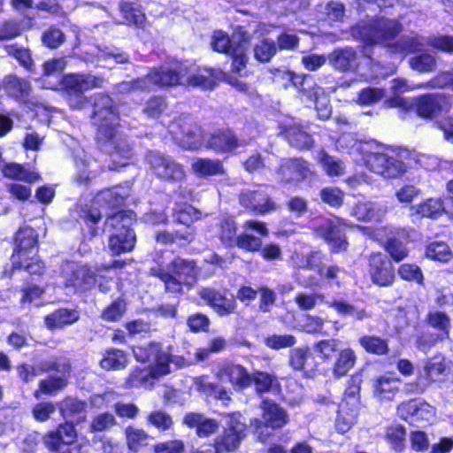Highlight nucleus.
<instances>
[{
  "label": "nucleus",
  "instance_id": "obj_1",
  "mask_svg": "<svg viewBox=\"0 0 453 453\" xmlns=\"http://www.w3.org/2000/svg\"><path fill=\"white\" fill-rule=\"evenodd\" d=\"M225 77L220 71L201 68L187 63H173L151 70L145 78L120 85L121 91L149 90L154 86L171 87L187 85L211 89L216 81Z\"/></svg>",
  "mask_w": 453,
  "mask_h": 453
},
{
  "label": "nucleus",
  "instance_id": "obj_2",
  "mask_svg": "<svg viewBox=\"0 0 453 453\" xmlns=\"http://www.w3.org/2000/svg\"><path fill=\"white\" fill-rule=\"evenodd\" d=\"M93 121L97 127V139L104 143L111 157V170L127 165L132 158V149L127 138L118 130L119 113L111 98L98 95L94 103Z\"/></svg>",
  "mask_w": 453,
  "mask_h": 453
},
{
  "label": "nucleus",
  "instance_id": "obj_3",
  "mask_svg": "<svg viewBox=\"0 0 453 453\" xmlns=\"http://www.w3.org/2000/svg\"><path fill=\"white\" fill-rule=\"evenodd\" d=\"M401 30L402 26L397 21L381 18L362 21L353 28L352 34L366 45H385L392 53L399 54L402 60L406 54L419 50L425 42L424 39L418 35L402 36L394 42Z\"/></svg>",
  "mask_w": 453,
  "mask_h": 453
},
{
  "label": "nucleus",
  "instance_id": "obj_4",
  "mask_svg": "<svg viewBox=\"0 0 453 453\" xmlns=\"http://www.w3.org/2000/svg\"><path fill=\"white\" fill-rule=\"evenodd\" d=\"M122 265L123 262L115 260L111 265L97 268L96 273L86 265L67 262L62 269L64 287L68 292H86L95 288L97 283L100 291L108 292L113 280L110 268L121 267Z\"/></svg>",
  "mask_w": 453,
  "mask_h": 453
},
{
  "label": "nucleus",
  "instance_id": "obj_5",
  "mask_svg": "<svg viewBox=\"0 0 453 453\" xmlns=\"http://www.w3.org/2000/svg\"><path fill=\"white\" fill-rule=\"evenodd\" d=\"M133 354L136 361L147 363L152 375L158 379L190 365L182 356L173 355L171 346L158 342L134 347Z\"/></svg>",
  "mask_w": 453,
  "mask_h": 453
},
{
  "label": "nucleus",
  "instance_id": "obj_6",
  "mask_svg": "<svg viewBox=\"0 0 453 453\" xmlns=\"http://www.w3.org/2000/svg\"><path fill=\"white\" fill-rule=\"evenodd\" d=\"M350 154L360 155L361 160L371 172L385 179L398 178L406 172L405 164L397 155L373 150V145L369 142H355Z\"/></svg>",
  "mask_w": 453,
  "mask_h": 453
},
{
  "label": "nucleus",
  "instance_id": "obj_7",
  "mask_svg": "<svg viewBox=\"0 0 453 453\" xmlns=\"http://www.w3.org/2000/svg\"><path fill=\"white\" fill-rule=\"evenodd\" d=\"M16 248L12 256L14 268H24L31 274H40L44 265L37 257V234L31 227H22L16 234Z\"/></svg>",
  "mask_w": 453,
  "mask_h": 453
},
{
  "label": "nucleus",
  "instance_id": "obj_8",
  "mask_svg": "<svg viewBox=\"0 0 453 453\" xmlns=\"http://www.w3.org/2000/svg\"><path fill=\"white\" fill-rule=\"evenodd\" d=\"M388 107L401 108L408 111L415 108L417 114L422 118L433 119L450 108L449 96L444 94H427L417 97H402L395 95L385 102Z\"/></svg>",
  "mask_w": 453,
  "mask_h": 453
},
{
  "label": "nucleus",
  "instance_id": "obj_9",
  "mask_svg": "<svg viewBox=\"0 0 453 453\" xmlns=\"http://www.w3.org/2000/svg\"><path fill=\"white\" fill-rule=\"evenodd\" d=\"M132 211H118L107 217L105 231H113L110 237L108 247L114 255L128 252L135 244L134 232L130 228L134 221Z\"/></svg>",
  "mask_w": 453,
  "mask_h": 453
},
{
  "label": "nucleus",
  "instance_id": "obj_10",
  "mask_svg": "<svg viewBox=\"0 0 453 453\" xmlns=\"http://www.w3.org/2000/svg\"><path fill=\"white\" fill-rule=\"evenodd\" d=\"M150 272L164 282L165 290L172 293H180L183 287L192 286L198 273L195 262L180 257L173 259L167 266V270L156 267Z\"/></svg>",
  "mask_w": 453,
  "mask_h": 453
},
{
  "label": "nucleus",
  "instance_id": "obj_11",
  "mask_svg": "<svg viewBox=\"0 0 453 453\" xmlns=\"http://www.w3.org/2000/svg\"><path fill=\"white\" fill-rule=\"evenodd\" d=\"M282 79L290 81L307 98L315 102L318 116L327 119L332 113L329 98L323 88L318 87L310 76L299 75L290 71L282 73Z\"/></svg>",
  "mask_w": 453,
  "mask_h": 453
},
{
  "label": "nucleus",
  "instance_id": "obj_12",
  "mask_svg": "<svg viewBox=\"0 0 453 453\" xmlns=\"http://www.w3.org/2000/svg\"><path fill=\"white\" fill-rule=\"evenodd\" d=\"M261 409L265 426L257 418L251 421V426L255 428L259 440L265 441L269 436V433H265L264 429L267 430V427L278 429L284 426L288 422V416L283 408L271 400H264Z\"/></svg>",
  "mask_w": 453,
  "mask_h": 453
},
{
  "label": "nucleus",
  "instance_id": "obj_13",
  "mask_svg": "<svg viewBox=\"0 0 453 453\" xmlns=\"http://www.w3.org/2000/svg\"><path fill=\"white\" fill-rule=\"evenodd\" d=\"M103 79L91 74L71 73L62 78V84L71 93L79 94L77 98H70L69 104L73 108L81 109L86 104V98L81 94L103 85Z\"/></svg>",
  "mask_w": 453,
  "mask_h": 453
},
{
  "label": "nucleus",
  "instance_id": "obj_14",
  "mask_svg": "<svg viewBox=\"0 0 453 453\" xmlns=\"http://www.w3.org/2000/svg\"><path fill=\"white\" fill-rule=\"evenodd\" d=\"M240 413H233L228 417L226 427L223 434L215 441V452L223 453L236 449L245 437L246 425L241 420Z\"/></svg>",
  "mask_w": 453,
  "mask_h": 453
},
{
  "label": "nucleus",
  "instance_id": "obj_15",
  "mask_svg": "<svg viewBox=\"0 0 453 453\" xmlns=\"http://www.w3.org/2000/svg\"><path fill=\"white\" fill-rule=\"evenodd\" d=\"M147 160L154 173L161 179L179 182L185 178L182 166L168 157L151 151L148 154Z\"/></svg>",
  "mask_w": 453,
  "mask_h": 453
},
{
  "label": "nucleus",
  "instance_id": "obj_16",
  "mask_svg": "<svg viewBox=\"0 0 453 453\" xmlns=\"http://www.w3.org/2000/svg\"><path fill=\"white\" fill-rule=\"evenodd\" d=\"M400 415L414 426H424L435 419V409L429 403L422 401H410L398 407Z\"/></svg>",
  "mask_w": 453,
  "mask_h": 453
},
{
  "label": "nucleus",
  "instance_id": "obj_17",
  "mask_svg": "<svg viewBox=\"0 0 453 453\" xmlns=\"http://www.w3.org/2000/svg\"><path fill=\"white\" fill-rule=\"evenodd\" d=\"M215 376L220 382H228L235 390H242L252 384L251 374L241 365L226 363L215 371Z\"/></svg>",
  "mask_w": 453,
  "mask_h": 453
},
{
  "label": "nucleus",
  "instance_id": "obj_18",
  "mask_svg": "<svg viewBox=\"0 0 453 453\" xmlns=\"http://www.w3.org/2000/svg\"><path fill=\"white\" fill-rule=\"evenodd\" d=\"M369 273L374 284L390 286L395 280V270L391 261L381 253H375L369 259Z\"/></svg>",
  "mask_w": 453,
  "mask_h": 453
},
{
  "label": "nucleus",
  "instance_id": "obj_19",
  "mask_svg": "<svg viewBox=\"0 0 453 453\" xmlns=\"http://www.w3.org/2000/svg\"><path fill=\"white\" fill-rule=\"evenodd\" d=\"M77 439V432L73 422L66 421L43 436L44 445L51 451L60 450L73 444Z\"/></svg>",
  "mask_w": 453,
  "mask_h": 453
},
{
  "label": "nucleus",
  "instance_id": "obj_20",
  "mask_svg": "<svg viewBox=\"0 0 453 453\" xmlns=\"http://www.w3.org/2000/svg\"><path fill=\"white\" fill-rule=\"evenodd\" d=\"M281 134L288 142L298 149H309L313 141L310 134L303 131L299 124L292 118H285L280 121Z\"/></svg>",
  "mask_w": 453,
  "mask_h": 453
},
{
  "label": "nucleus",
  "instance_id": "obj_21",
  "mask_svg": "<svg viewBox=\"0 0 453 453\" xmlns=\"http://www.w3.org/2000/svg\"><path fill=\"white\" fill-rule=\"evenodd\" d=\"M200 297L219 315L224 316L233 313L235 309V300L233 296L227 297L226 293L216 291L212 288H202L199 291Z\"/></svg>",
  "mask_w": 453,
  "mask_h": 453
},
{
  "label": "nucleus",
  "instance_id": "obj_22",
  "mask_svg": "<svg viewBox=\"0 0 453 453\" xmlns=\"http://www.w3.org/2000/svg\"><path fill=\"white\" fill-rule=\"evenodd\" d=\"M245 145L246 142L237 139L230 130H223L212 134L207 141V147L221 153L232 152Z\"/></svg>",
  "mask_w": 453,
  "mask_h": 453
},
{
  "label": "nucleus",
  "instance_id": "obj_23",
  "mask_svg": "<svg viewBox=\"0 0 453 453\" xmlns=\"http://www.w3.org/2000/svg\"><path fill=\"white\" fill-rule=\"evenodd\" d=\"M37 370L40 372L55 370L59 372H65L68 370V361L63 357L52 358L42 362L38 365L37 368L29 365H22L18 367L19 376L26 382L33 380L37 375Z\"/></svg>",
  "mask_w": 453,
  "mask_h": 453
},
{
  "label": "nucleus",
  "instance_id": "obj_24",
  "mask_svg": "<svg viewBox=\"0 0 453 453\" xmlns=\"http://www.w3.org/2000/svg\"><path fill=\"white\" fill-rule=\"evenodd\" d=\"M279 173L285 181H299L312 174L307 162L295 158L284 159L280 166Z\"/></svg>",
  "mask_w": 453,
  "mask_h": 453
},
{
  "label": "nucleus",
  "instance_id": "obj_25",
  "mask_svg": "<svg viewBox=\"0 0 453 453\" xmlns=\"http://www.w3.org/2000/svg\"><path fill=\"white\" fill-rule=\"evenodd\" d=\"M169 128L170 132L173 134L174 140L182 148L196 150L203 145L202 130L196 125L181 127L180 134L175 130V124L170 125Z\"/></svg>",
  "mask_w": 453,
  "mask_h": 453
},
{
  "label": "nucleus",
  "instance_id": "obj_26",
  "mask_svg": "<svg viewBox=\"0 0 453 453\" xmlns=\"http://www.w3.org/2000/svg\"><path fill=\"white\" fill-rule=\"evenodd\" d=\"M249 36L242 29H238L233 35L232 40L222 31H216L212 35L211 45L214 50L230 55L233 50L242 42H248Z\"/></svg>",
  "mask_w": 453,
  "mask_h": 453
},
{
  "label": "nucleus",
  "instance_id": "obj_27",
  "mask_svg": "<svg viewBox=\"0 0 453 453\" xmlns=\"http://www.w3.org/2000/svg\"><path fill=\"white\" fill-rule=\"evenodd\" d=\"M241 203L257 213H267L276 209L275 203L265 194L258 191H248L241 194Z\"/></svg>",
  "mask_w": 453,
  "mask_h": 453
},
{
  "label": "nucleus",
  "instance_id": "obj_28",
  "mask_svg": "<svg viewBox=\"0 0 453 453\" xmlns=\"http://www.w3.org/2000/svg\"><path fill=\"white\" fill-rule=\"evenodd\" d=\"M387 206L373 202H361L352 209L351 215L358 220L380 221L386 215Z\"/></svg>",
  "mask_w": 453,
  "mask_h": 453
},
{
  "label": "nucleus",
  "instance_id": "obj_29",
  "mask_svg": "<svg viewBox=\"0 0 453 453\" xmlns=\"http://www.w3.org/2000/svg\"><path fill=\"white\" fill-rule=\"evenodd\" d=\"M352 403L343 402L339 407L338 416L335 422L336 429L344 434L355 424L357 416V400L351 398Z\"/></svg>",
  "mask_w": 453,
  "mask_h": 453
},
{
  "label": "nucleus",
  "instance_id": "obj_30",
  "mask_svg": "<svg viewBox=\"0 0 453 453\" xmlns=\"http://www.w3.org/2000/svg\"><path fill=\"white\" fill-rule=\"evenodd\" d=\"M58 408L66 421L80 423L85 420L86 403L76 398L64 399L58 403Z\"/></svg>",
  "mask_w": 453,
  "mask_h": 453
},
{
  "label": "nucleus",
  "instance_id": "obj_31",
  "mask_svg": "<svg viewBox=\"0 0 453 453\" xmlns=\"http://www.w3.org/2000/svg\"><path fill=\"white\" fill-rule=\"evenodd\" d=\"M128 194V189L124 187H114L105 189L96 195L94 200V205L117 208L124 203Z\"/></svg>",
  "mask_w": 453,
  "mask_h": 453
},
{
  "label": "nucleus",
  "instance_id": "obj_32",
  "mask_svg": "<svg viewBox=\"0 0 453 453\" xmlns=\"http://www.w3.org/2000/svg\"><path fill=\"white\" fill-rule=\"evenodd\" d=\"M184 423L189 427H196V434L200 437H206L215 433L219 428V423L204 416L190 412L184 417Z\"/></svg>",
  "mask_w": 453,
  "mask_h": 453
},
{
  "label": "nucleus",
  "instance_id": "obj_33",
  "mask_svg": "<svg viewBox=\"0 0 453 453\" xmlns=\"http://www.w3.org/2000/svg\"><path fill=\"white\" fill-rule=\"evenodd\" d=\"M411 217L436 219L445 212L442 200L429 198L426 201L411 206Z\"/></svg>",
  "mask_w": 453,
  "mask_h": 453
},
{
  "label": "nucleus",
  "instance_id": "obj_34",
  "mask_svg": "<svg viewBox=\"0 0 453 453\" xmlns=\"http://www.w3.org/2000/svg\"><path fill=\"white\" fill-rule=\"evenodd\" d=\"M329 62L341 71H354L357 68V58L350 48L338 49L328 57Z\"/></svg>",
  "mask_w": 453,
  "mask_h": 453
},
{
  "label": "nucleus",
  "instance_id": "obj_35",
  "mask_svg": "<svg viewBox=\"0 0 453 453\" xmlns=\"http://www.w3.org/2000/svg\"><path fill=\"white\" fill-rule=\"evenodd\" d=\"M399 380L389 376L379 377L373 385L374 395L379 400H391L399 389Z\"/></svg>",
  "mask_w": 453,
  "mask_h": 453
},
{
  "label": "nucleus",
  "instance_id": "obj_36",
  "mask_svg": "<svg viewBox=\"0 0 453 453\" xmlns=\"http://www.w3.org/2000/svg\"><path fill=\"white\" fill-rule=\"evenodd\" d=\"M79 319V312L75 310L60 309L45 318V324L50 329L62 328Z\"/></svg>",
  "mask_w": 453,
  "mask_h": 453
},
{
  "label": "nucleus",
  "instance_id": "obj_37",
  "mask_svg": "<svg viewBox=\"0 0 453 453\" xmlns=\"http://www.w3.org/2000/svg\"><path fill=\"white\" fill-rule=\"evenodd\" d=\"M68 369H70V365H68ZM69 370L62 372V376H50L45 380H42L39 383V388L34 393V395L36 399H40L41 395H55L58 391L62 390L67 384V377L65 375Z\"/></svg>",
  "mask_w": 453,
  "mask_h": 453
},
{
  "label": "nucleus",
  "instance_id": "obj_38",
  "mask_svg": "<svg viewBox=\"0 0 453 453\" xmlns=\"http://www.w3.org/2000/svg\"><path fill=\"white\" fill-rule=\"evenodd\" d=\"M128 364V357L123 350L109 349L105 350L100 361V366L104 370H122Z\"/></svg>",
  "mask_w": 453,
  "mask_h": 453
},
{
  "label": "nucleus",
  "instance_id": "obj_39",
  "mask_svg": "<svg viewBox=\"0 0 453 453\" xmlns=\"http://www.w3.org/2000/svg\"><path fill=\"white\" fill-rule=\"evenodd\" d=\"M320 234L331 246L334 252L346 250L348 243L344 234L338 226H334L330 222H326V225L320 228Z\"/></svg>",
  "mask_w": 453,
  "mask_h": 453
},
{
  "label": "nucleus",
  "instance_id": "obj_40",
  "mask_svg": "<svg viewBox=\"0 0 453 453\" xmlns=\"http://www.w3.org/2000/svg\"><path fill=\"white\" fill-rule=\"evenodd\" d=\"M194 385L198 391L212 395L215 399L222 401L224 404L231 400V392L229 390L212 384L206 376L195 378Z\"/></svg>",
  "mask_w": 453,
  "mask_h": 453
},
{
  "label": "nucleus",
  "instance_id": "obj_41",
  "mask_svg": "<svg viewBox=\"0 0 453 453\" xmlns=\"http://www.w3.org/2000/svg\"><path fill=\"white\" fill-rule=\"evenodd\" d=\"M4 88L9 96L16 99H24L31 90L30 84L24 79L14 75H9L4 80Z\"/></svg>",
  "mask_w": 453,
  "mask_h": 453
},
{
  "label": "nucleus",
  "instance_id": "obj_42",
  "mask_svg": "<svg viewBox=\"0 0 453 453\" xmlns=\"http://www.w3.org/2000/svg\"><path fill=\"white\" fill-rule=\"evenodd\" d=\"M158 378L152 375L150 368H134L128 379L127 380V388H150L153 386L155 380Z\"/></svg>",
  "mask_w": 453,
  "mask_h": 453
},
{
  "label": "nucleus",
  "instance_id": "obj_43",
  "mask_svg": "<svg viewBox=\"0 0 453 453\" xmlns=\"http://www.w3.org/2000/svg\"><path fill=\"white\" fill-rule=\"evenodd\" d=\"M446 372V365L441 356H434L428 358L423 367L424 377L428 382H434L441 380Z\"/></svg>",
  "mask_w": 453,
  "mask_h": 453
},
{
  "label": "nucleus",
  "instance_id": "obj_44",
  "mask_svg": "<svg viewBox=\"0 0 453 453\" xmlns=\"http://www.w3.org/2000/svg\"><path fill=\"white\" fill-rule=\"evenodd\" d=\"M193 172L200 176H211L223 173V166L220 161L204 158L194 159L191 165Z\"/></svg>",
  "mask_w": 453,
  "mask_h": 453
},
{
  "label": "nucleus",
  "instance_id": "obj_45",
  "mask_svg": "<svg viewBox=\"0 0 453 453\" xmlns=\"http://www.w3.org/2000/svg\"><path fill=\"white\" fill-rule=\"evenodd\" d=\"M3 173L5 177L29 183L40 179V175L36 172L25 169L22 165L14 163L7 164L3 169Z\"/></svg>",
  "mask_w": 453,
  "mask_h": 453
},
{
  "label": "nucleus",
  "instance_id": "obj_46",
  "mask_svg": "<svg viewBox=\"0 0 453 453\" xmlns=\"http://www.w3.org/2000/svg\"><path fill=\"white\" fill-rule=\"evenodd\" d=\"M356 354L353 349L347 348L342 349L334 363V374L336 377L345 376L356 363Z\"/></svg>",
  "mask_w": 453,
  "mask_h": 453
},
{
  "label": "nucleus",
  "instance_id": "obj_47",
  "mask_svg": "<svg viewBox=\"0 0 453 453\" xmlns=\"http://www.w3.org/2000/svg\"><path fill=\"white\" fill-rule=\"evenodd\" d=\"M125 436L127 448L133 452H137L142 447L146 446L150 437L144 430L132 426L125 429Z\"/></svg>",
  "mask_w": 453,
  "mask_h": 453
},
{
  "label": "nucleus",
  "instance_id": "obj_48",
  "mask_svg": "<svg viewBox=\"0 0 453 453\" xmlns=\"http://www.w3.org/2000/svg\"><path fill=\"white\" fill-rule=\"evenodd\" d=\"M126 21L137 27H142L146 21V17L141 6L135 3H122L119 6Z\"/></svg>",
  "mask_w": 453,
  "mask_h": 453
},
{
  "label": "nucleus",
  "instance_id": "obj_49",
  "mask_svg": "<svg viewBox=\"0 0 453 453\" xmlns=\"http://www.w3.org/2000/svg\"><path fill=\"white\" fill-rule=\"evenodd\" d=\"M321 263V254L319 252L312 253L310 257H307L304 267H308L311 269H317L319 275L325 277L328 280H334L337 278V274L340 272V268L334 265L330 266H320Z\"/></svg>",
  "mask_w": 453,
  "mask_h": 453
},
{
  "label": "nucleus",
  "instance_id": "obj_50",
  "mask_svg": "<svg viewBox=\"0 0 453 453\" xmlns=\"http://www.w3.org/2000/svg\"><path fill=\"white\" fill-rule=\"evenodd\" d=\"M319 162L328 176H341L344 173L345 166L337 157L328 155L325 151L320 152Z\"/></svg>",
  "mask_w": 453,
  "mask_h": 453
},
{
  "label": "nucleus",
  "instance_id": "obj_51",
  "mask_svg": "<svg viewBox=\"0 0 453 453\" xmlns=\"http://www.w3.org/2000/svg\"><path fill=\"white\" fill-rule=\"evenodd\" d=\"M426 255L428 258L446 263L452 258V252L449 245L442 242H431L426 251Z\"/></svg>",
  "mask_w": 453,
  "mask_h": 453
},
{
  "label": "nucleus",
  "instance_id": "obj_52",
  "mask_svg": "<svg viewBox=\"0 0 453 453\" xmlns=\"http://www.w3.org/2000/svg\"><path fill=\"white\" fill-rule=\"evenodd\" d=\"M359 343L367 352L376 355L386 354L388 349L387 341L377 336L361 337Z\"/></svg>",
  "mask_w": 453,
  "mask_h": 453
},
{
  "label": "nucleus",
  "instance_id": "obj_53",
  "mask_svg": "<svg viewBox=\"0 0 453 453\" xmlns=\"http://www.w3.org/2000/svg\"><path fill=\"white\" fill-rule=\"evenodd\" d=\"M326 304L329 307L334 308L340 315L342 316H352L359 320L365 317V311L364 310H358L353 305L342 300L326 302Z\"/></svg>",
  "mask_w": 453,
  "mask_h": 453
},
{
  "label": "nucleus",
  "instance_id": "obj_54",
  "mask_svg": "<svg viewBox=\"0 0 453 453\" xmlns=\"http://www.w3.org/2000/svg\"><path fill=\"white\" fill-rule=\"evenodd\" d=\"M405 435V429L401 425H394L387 428L386 438L395 450L401 451L403 449Z\"/></svg>",
  "mask_w": 453,
  "mask_h": 453
},
{
  "label": "nucleus",
  "instance_id": "obj_55",
  "mask_svg": "<svg viewBox=\"0 0 453 453\" xmlns=\"http://www.w3.org/2000/svg\"><path fill=\"white\" fill-rule=\"evenodd\" d=\"M324 301V296L319 293L300 292L296 295L295 302L302 311H310L315 308L319 302Z\"/></svg>",
  "mask_w": 453,
  "mask_h": 453
},
{
  "label": "nucleus",
  "instance_id": "obj_56",
  "mask_svg": "<svg viewBox=\"0 0 453 453\" xmlns=\"http://www.w3.org/2000/svg\"><path fill=\"white\" fill-rule=\"evenodd\" d=\"M339 340L328 339L317 342L314 347V352L323 360H329L337 351Z\"/></svg>",
  "mask_w": 453,
  "mask_h": 453
},
{
  "label": "nucleus",
  "instance_id": "obj_57",
  "mask_svg": "<svg viewBox=\"0 0 453 453\" xmlns=\"http://www.w3.org/2000/svg\"><path fill=\"white\" fill-rule=\"evenodd\" d=\"M410 65L419 73H429L434 69L436 60L433 55L425 53L411 58Z\"/></svg>",
  "mask_w": 453,
  "mask_h": 453
},
{
  "label": "nucleus",
  "instance_id": "obj_58",
  "mask_svg": "<svg viewBox=\"0 0 453 453\" xmlns=\"http://www.w3.org/2000/svg\"><path fill=\"white\" fill-rule=\"evenodd\" d=\"M255 58L260 62H268L276 53L273 41L263 39L254 48Z\"/></svg>",
  "mask_w": 453,
  "mask_h": 453
},
{
  "label": "nucleus",
  "instance_id": "obj_59",
  "mask_svg": "<svg viewBox=\"0 0 453 453\" xmlns=\"http://www.w3.org/2000/svg\"><path fill=\"white\" fill-rule=\"evenodd\" d=\"M249 45L248 42H242L233 50L230 56L233 58V70L234 72L240 73L242 69L245 68L248 58L246 56L247 49Z\"/></svg>",
  "mask_w": 453,
  "mask_h": 453
},
{
  "label": "nucleus",
  "instance_id": "obj_60",
  "mask_svg": "<svg viewBox=\"0 0 453 453\" xmlns=\"http://www.w3.org/2000/svg\"><path fill=\"white\" fill-rule=\"evenodd\" d=\"M174 216L178 222L189 225L200 218V212L189 204H183L175 210Z\"/></svg>",
  "mask_w": 453,
  "mask_h": 453
},
{
  "label": "nucleus",
  "instance_id": "obj_61",
  "mask_svg": "<svg viewBox=\"0 0 453 453\" xmlns=\"http://www.w3.org/2000/svg\"><path fill=\"white\" fill-rule=\"evenodd\" d=\"M398 273L404 280L415 281L418 284L423 283V273L420 268L416 265L403 264L398 269Z\"/></svg>",
  "mask_w": 453,
  "mask_h": 453
},
{
  "label": "nucleus",
  "instance_id": "obj_62",
  "mask_svg": "<svg viewBox=\"0 0 453 453\" xmlns=\"http://www.w3.org/2000/svg\"><path fill=\"white\" fill-rule=\"evenodd\" d=\"M296 338L290 334H273L265 338V345L273 349H280L292 347L296 344Z\"/></svg>",
  "mask_w": 453,
  "mask_h": 453
},
{
  "label": "nucleus",
  "instance_id": "obj_63",
  "mask_svg": "<svg viewBox=\"0 0 453 453\" xmlns=\"http://www.w3.org/2000/svg\"><path fill=\"white\" fill-rule=\"evenodd\" d=\"M236 237L235 222L232 218L224 219L220 226L219 238L224 243L232 245Z\"/></svg>",
  "mask_w": 453,
  "mask_h": 453
},
{
  "label": "nucleus",
  "instance_id": "obj_64",
  "mask_svg": "<svg viewBox=\"0 0 453 453\" xmlns=\"http://www.w3.org/2000/svg\"><path fill=\"white\" fill-rule=\"evenodd\" d=\"M117 424L115 417L111 413H101L95 417L90 424V432H102Z\"/></svg>",
  "mask_w": 453,
  "mask_h": 453
}]
</instances>
